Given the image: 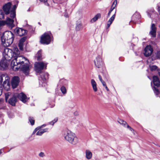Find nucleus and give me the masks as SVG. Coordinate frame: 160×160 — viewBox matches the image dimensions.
Here are the masks:
<instances>
[{
    "mask_svg": "<svg viewBox=\"0 0 160 160\" xmlns=\"http://www.w3.org/2000/svg\"><path fill=\"white\" fill-rule=\"evenodd\" d=\"M29 61L22 56L19 55L16 59H13L11 62V66L15 71L18 70L20 68L26 75H28L29 71Z\"/></svg>",
    "mask_w": 160,
    "mask_h": 160,
    "instance_id": "f257e3e1",
    "label": "nucleus"
},
{
    "mask_svg": "<svg viewBox=\"0 0 160 160\" xmlns=\"http://www.w3.org/2000/svg\"><path fill=\"white\" fill-rule=\"evenodd\" d=\"M20 55V52L17 48H14L13 50L8 48H5L2 53L3 58L10 60L11 59H16Z\"/></svg>",
    "mask_w": 160,
    "mask_h": 160,
    "instance_id": "f03ea898",
    "label": "nucleus"
},
{
    "mask_svg": "<svg viewBox=\"0 0 160 160\" xmlns=\"http://www.w3.org/2000/svg\"><path fill=\"white\" fill-rule=\"evenodd\" d=\"M20 55V52L17 48H14L13 50L8 48H5L2 53L3 58L10 60L11 59H16Z\"/></svg>",
    "mask_w": 160,
    "mask_h": 160,
    "instance_id": "7ed1b4c3",
    "label": "nucleus"
},
{
    "mask_svg": "<svg viewBox=\"0 0 160 160\" xmlns=\"http://www.w3.org/2000/svg\"><path fill=\"white\" fill-rule=\"evenodd\" d=\"M14 35L10 31H6L1 37L2 44L4 47H8L11 45L13 41Z\"/></svg>",
    "mask_w": 160,
    "mask_h": 160,
    "instance_id": "20e7f679",
    "label": "nucleus"
},
{
    "mask_svg": "<svg viewBox=\"0 0 160 160\" xmlns=\"http://www.w3.org/2000/svg\"><path fill=\"white\" fill-rule=\"evenodd\" d=\"M62 136L66 140L73 145H75L78 142V140L76 134L68 129L63 131Z\"/></svg>",
    "mask_w": 160,
    "mask_h": 160,
    "instance_id": "39448f33",
    "label": "nucleus"
},
{
    "mask_svg": "<svg viewBox=\"0 0 160 160\" xmlns=\"http://www.w3.org/2000/svg\"><path fill=\"white\" fill-rule=\"evenodd\" d=\"M11 3L9 2L3 6V9L5 14L7 15L10 14V17L12 18H14L16 16V6L14 5L13 8H11Z\"/></svg>",
    "mask_w": 160,
    "mask_h": 160,
    "instance_id": "423d86ee",
    "label": "nucleus"
},
{
    "mask_svg": "<svg viewBox=\"0 0 160 160\" xmlns=\"http://www.w3.org/2000/svg\"><path fill=\"white\" fill-rule=\"evenodd\" d=\"M52 39V34L50 32H48L43 34L41 38L40 42L42 44H48Z\"/></svg>",
    "mask_w": 160,
    "mask_h": 160,
    "instance_id": "0eeeda50",
    "label": "nucleus"
},
{
    "mask_svg": "<svg viewBox=\"0 0 160 160\" xmlns=\"http://www.w3.org/2000/svg\"><path fill=\"white\" fill-rule=\"evenodd\" d=\"M3 79H5L3 83V87L4 88H6L7 90H8L9 88L10 83H9V78L7 74H3L0 76V84H2L3 81Z\"/></svg>",
    "mask_w": 160,
    "mask_h": 160,
    "instance_id": "6e6552de",
    "label": "nucleus"
},
{
    "mask_svg": "<svg viewBox=\"0 0 160 160\" xmlns=\"http://www.w3.org/2000/svg\"><path fill=\"white\" fill-rule=\"evenodd\" d=\"M47 63L43 62H36L34 64L35 69L38 73H40L41 71L46 68Z\"/></svg>",
    "mask_w": 160,
    "mask_h": 160,
    "instance_id": "1a4fd4ad",
    "label": "nucleus"
},
{
    "mask_svg": "<svg viewBox=\"0 0 160 160\" xmlns=\"http://www.w3.org/2000/svg\"><path fill=\"white\" fill-rule=\"evenodd\" d=\"M94 64L97 68H100L103 65V62L100 56H97L94 60Z\"/></svg>",
    "mask_w": 160,
    "mask_h": 160,
    "instance_id": "9d476101",
    "label": "nucleus"
},
{
    "mask_svg": "<svg viewBox=\"0 0 160 160\" xmlns=\"http://www.w3.org/2000/svg\"><path fill=\"white\" fill-rule=\"evenodd\" d=\"M2 21L3 22V25L6 24L8 26L11 28L15 26L14 24V20L12 19L7 18L6 20Z\"/></svg>",
    "mask_w": 160,
    "mask_h": 160,
    "instance_id": "9b49d317",
    "label": "nucleus"
},
{
    "mask_svg": "<svg viewBox=\"0 0 160 160\" xmlns=\"http://www.w3.org/2000/svg\"><path fill=\"white\" fill-rule=\"evenodd\" d=\"M20 82V79L18 76H14L12 79L11 84L13 88H16Z\"/></svg>",
    "mask_w": 160,
    "mask_h": 160,
    "instance_id": "f8f14e48",
    "label": "nucleus"
},
{
    "mask_svg": "<svg viewBox=\"0 0 160 160\" xmlns=\"http://www.w3.org/2000/svg\"><path fill=\"white\" fill-rule=\"evenodd\" d=\"M9 61L2 58L0 62V69L3 70L7 68L8 67V62Z\"/></svg>",
    "mask_w": 160,
    "mask_h": 160,
    "instance_id": "ddd939ff",
    "label": "nucleus"
},
{
    "mask_svg": "<svg viewBox=\"0 0 160 160\" xmlns=\"http://www.w3.org/2000/svg\"><path fill=\"white\" fill-rule=\"evenodd\" d=\"M153 51V48L151 46H147L144 49V54L145 56L148 57L152 54Z\"/></svg>",
    "mask_w": 160,
    "mask_h": 160,
    "instance_id": "4468645a",
    "label": "nucleus"
},
{
    "mask_svg": "<svg viewBox=\"0 0 160 160\" xmlns=\"http://www.w3.org/2000/svg\"><path fill=\"white\" fill-rule=\"evenodd\" d=\"M18 98L23 103H25L29 98H28L24 93L22 92L20 93L15 94Z\"/></svg>",
    "mask_w": 160,
    "mask_h": 160,
    "instance_id": "2eb2a0df",
    "label": "nucleus"
},
{
    "mask_svg": "<svg viewBox=\"0 0 160 160\" xmlns=\"http://www.w3.org/2000/svg\"><path fill=\"white\" fill-rule=\"evenodd\" d=\"M15 32L20 36H22L26 33V31L22 28H17L14 30Z\"/></svg>",
    "mask_w": 160,
    "mask_h": 160,
    "instance_id": "dca6fc26",
    "label": "nucleus"
},
{
    "mask_svg": "<svg viewBox=\"0 0 160 160\" xmlns=\"http://www.w3.org/2000/svg\"><path fill=\"white\" fill-rule=\"evenodd\" d=\"M156 33V28L155 25L154 23L151 24V30L149 32L150 34L152 37H155Z\"/></svg>",
    "mask_w": 160,
    "mask_h": 160,
    "instance_id": "f3484780",
    "label": "nucleus"
},
{
    "mask_svg": "<svg viewBox=\"0 0 160 160\" xmlns=\"http://www.w3.org/2000/svg\"><path fill=\"white\" fill-rule=\"evenodd\" d=\"M17 102V95L14 94L12 97L10 98L8 101L9 103L12 106H14Z\"/></svg>",
    "mask_w": 160,
    "mask_h": 160,
    "instance_id": "a211bd4d",
    "label": "nucleus"
},
{
    "mask_svg": "<svg viewBox=\"0 0 160 160\" xmlns=\"http://www.w3.org/2000/svg\"><path fill=\"white\" fill-rule=\"evenodd\" d=\"M48 74L47 72H43L41 73L40 75V77L39 78V80H42V81L44 82L45 80L48 79Z\"/></svg>",
    "mask_w": 160,
    "mask_h": 160,
    "instance_id": "6ab92c4d",
    "label": "nucleus"
},
{
    "mask_svg": "<svg viewBox=\"0 0 160 160\" xmlns=\"http://www.w3.org/2000/svg\"><path fill=\"white\" fill-rule=\"evenodd\" d=\"M68 81L65 79H61L60 80L58 84V87L61 86H67L68 85Z\"/></svg>",
    "mask_w": 160,
    "mask_h": 160,
    "instance_id": "aec40b11",
    "label": "nucleus"
},
{
    "mask_svg": "<svg viewBox=\"0 0 160 160\" xmlns=\"http://www.w3.org/2000/svg\"><path fill=\"white\" fill-rule=\"evenodd\" d=\"M48 128L40 129L37 132L36 134L38 136H41L44 132H48Z\"/></svg>",
    "mask_w": 160,
    "mask_h": 160,
    "instance_id": "412c9836",
    "label": "nucleus"
},
{
    "mask_svg": "<svg viewBox=\"0 0 160 160\" xmlns=\"http://www.w3.org/2000/svg\"><path fill=\"white\" fill-rule=\"evenodd\" d=\"M101 14L98 13L97 14L95 17L93 18L90 21V22L93 23L97 21L98 19L101 18Z\"/></svg>",
    "mask_w": 160,
    "mask_h": 160,
    "instance_id": "4be33fe9",
    "label": "nucleus"
},
{
    "mask_svg": "<svg viewBox=\"0 0 160 160\" xmlns=\"http://www.w3.org/2000/svg\"><path fill=\"white\" fill-rule=\"evenodd\" d=\"M115 14H114L109 19V20L107 22V28H108L111 24L112 23V22L115 19Z\"/></svg>",
    "mask_w": 160,
    "mask_h": 160,
    "instance_id": "5701e85b",
    "label": "nucleus"
},
{
    "mask_svg": "<svg viewBox=\"0 0 160 160\" xmlns=\"http://www.w3.org/2000/svg\"><path fill=\"white\" fill-rule=\"evenodd\" d=\"M91 84L93 91L95 92H97L98 90L97 88V84L96 82L94 79H92L91 80Z\"/></svg>",
    "mask_w": 160,
    "mask_h": 160,
    "instance_id": "b1692460",
    "label": "nucleus"
},
{
    "mask_svg": "<svg viewBox=\"0 0 160 160\" xmlns=\"http://www.w3.org/2000/svg\"><path fill=\"white\" fill-rule=\"evenodd\" d=\"M86 157L88 159H90L92 156V152L89 150H87L85 151Z\"/></svg>",
    "mask_w": 160,
    "mask_h": 160,
    "instance_id": "393cba45",
    "label": "nucleus"
},
{
    "mask_svg": "<svg viewBox=\"0 0 160 160\" xmlns=\"http://www.w3.org/2000/svg\"><path fill=\"white\" fill-rule=\"evenodd\" d=\"M147 12L148 16L151 18H152L153 15L155 14V11L153 9H152L150 10H148Z\"/></svg>",
    "mask_w": 160,
    "mask_h": 160,
    "instance_id": "a878e982",
    "label": "nucleus"
},
{
    "mask_svg": "<svg viewBox=\"0 0 160 160\" xmlns=\"http://www.w3.org/2000/svg\"><path fill=\"white\" fill-rule=\"evenodd\" d=\"M82 28V24L81 22H79L77 23L76 27L77 31H79Z\"/></svg>",
    "mask_w": 160,
    "mask_h": 160,
    "instance_id": "bb28decb",
    "label": "nucleus"
},
{
    "mask_svg": "<svg viewBox=\"0 0 160 160\" xmlns=\"http://www.w3.org/2000/svg\"><path fill=\"white\" fill-rule=\"evenodd\" d=\"M60 87H61L60 90H61V91L62 93L64 95L66 94L67 93V91L66 89V88L65 87V86H62Z\"/></svg>",
    "mask_w": 160,
    "mask_h": 160,
    "instance_id": "cd10ccee",
    "label": "nucleus"
},
{
    "mask_svg": "<svg viewBox=\"0 0 160 160\" xmlns=\"http://www.w3.org/2000/svg\"><path fill=\"white\" fill-rule=\"evenodd\" d=\"M118 121V123L122 125L124 127H126V125L127 124L126 122L121 119H119Z\"/></svg>",
    "mask_w": 160,
    "mask_h": 160,
    "instance_id": "c85d7f7f",
    "label": "nucleus"
},
{
    "mask_svg": "<svg viewBox=\"0 0 160 160\" xmlns=\"http://www.w3.org/2000/svg\"><path fill=\"white\" fill-rule=\"evenodd\" d=\"M41 56L42 54L41 51H39L36 55V57L37 58V60H41Z\"/></svg>",
    "mask_w": 160,
    "mask_h": 160,
    "instance_id": "c756f323",
    "label": "nucleus"
},
{
    "mask_svg": "<svg viewBox=\"0 0 160 160\" xmlns=\"http://www.w3.org/2000/svg\"><path fill=\"white\" fill-rule=\"evenodd\" d=\"M132 18H136V19H138L140 18V15L138 12H136L133 15Z\"/></svg>",
    "mask_w": 160,
    "mask_h": 160,
    "instance_id": "7c9ffc66",
    "label": "nucleus"
},
{
    "mask_svg": "<svg viewBox=\"0 0 160 160\" xmlns=\"http://www.w3.org/2000/svg\"><path fill=\"white\" fill-rule=\"evenodd\" d=\"M152 89L154 91L155 94L156 95H158L159 94V92L158 89L157 88L155 87L152 88Z\"/></svg>",
    "mask_w": 160,
    "mask_h": 160,
    "instance_id": "2f4dec72",
    "label": "nucleus"
},
{
    "mask_svg": "<svg viewBox=\"0 0 160 160\" xmlns=\"http://www.w3.org/2000/svg\"><path fill=\"white\" fill-rule=\"evenodd\" d=\"M29 120L31 124L32 125L34 124L35 121L33 117H29Z\"/></svg>",
    "mask_w": 160,
    "mask_h": 160,
    "instance_id": "473e14b6",
    "label": "nucleus"
},
{
    "mask_svg": "<svg viewBox=\"0 0 160 160\" xmlns=\"http://www.w3.org/2000/svg\"><path fill=\"white\" fill-rule=\"evenodd\" d=\"M58 120L57 118H55L53 120L49 122V124L53 125Z\"/></svg>",
    "mask_w": 160,
    "mask_h": 160,
    "instance_id": "72a5a7b5",
    "label": "nucleus"
},
{
    "mask_svg": "<svg viewBox=\"0 0 160 160\" xmlns=\"http://www.w3.org/2000/svg\"><path fill=\"white\" fill-rule=\"evenodd\" d=\"M11 94V93L10 92H8L5 94V100L6 102H7L8 99L9 98Z\"/></svg>",
    "mask_w": 160,
    "mask_h": 160,
    "instance_id": "f704fd0d",
    "label": "nucleus"
},
{
    "mask_svg": "<svg viewBox=\"0 0 160 160\" xmlns=\"http://www.w3.org/2000/svg\"><path fill=\"white\" fill-rule=\"evenodd\" d=\"M4 18V14L2 10L0 9V19H2Z\"/></svg>",
    "mask_w": 160,
    "mask_h": 160,
    "instance_id": "c9c22d12",
    "label": "nucleus"
},
{
    "mask_svg": "<svg viewBox=\"0 0 160 160\" xmlns=\"http://www.w3.org/2000/svg\"><path fill=\"white\" fill-rule=\"evenodd\" d=\"M153 83L154 85L157 87H158L160 85V82L159 81H157L153 82Z\"/></svg>",
    "mask_w": 160,
    "mask_h": 160,
    "instance_id": "e433bc0d",
    "label": "nucleus"
},
{
    "mask_svg": "<svg viewBox=\"0 0 160 160\" xmlns=\"http://www.w3.org/2000/svg\"><path fill=\"white\" fill-rule=\"evenodd\" d=\"M18 45H19V47L20 49L21 50H23V43L19 42Z\"/></svg>",
    "mask_w": 160,
    "mask_h": 160,
    "instance_id": "4c0bfd02",
    "label": "nucleus"
},
{
    "mask_svg": "<svg viewBox=\"0 0 160 160\" xmlns=\"http://www.w3.org/2000/svg\"><path fill=\"white\" fill-rule=\"evenodd\" d=\"M157 68V67L155 66H152L150 67L151 71H154L156 70Z\"/></svg>",
    "mask_w": 160,
    "mask_h": 160,
    "instance_id": "58836bf2",
    "label": "nucleus"
},
{
    "mask_svg": "<svg viewBox=\"0 0 160 160\" xmlns=\"http://www.w3.org/2000/svg\"><path fill=\"white\" fill-rule=\"evenodd\" d=\"M125 127L127 128L128 129L130 130L132 132L133 131V129L127 124L126 125Z\"/></svg>",
    "mask_w": 160,
    "mask_h": 160,
    "instance_id": "ea45409f",
    "label": "nucleus"
},
{
    "mask_svg": "<svg viewBox=\"0 0 160 160\" xmlns=\"http://www.w3.org/2000/svg\"><path fill=\"white\" fill-rule=\"evenodd\" d=\"M153 82L157 81H159V79H158V77L156 76H154L153 77Z\"/></svg>",
    "mask_w": 160,
    "mask_h": 160,
    "instance_id": "a19ab883",
    "label": "nucleus"
},
{
    "mask_svg": "<svg viewBox=\"0 0 160 160\" xmlns=\"http://www.w3.org/2000/svg\"><path fill=\"white\" fill-rule=\"evenodd\" d=\"M117 3V0H115L113 2V4L112 5V6H113L114 7H115L116 6V5Z\"/></svg>",
    "mask_w": 160,
    "mask_h": 160,
    "instance_id": "79ce46f5",
    "label": "nucleus"
},
{
    "mask_svg": "<svg viewBox=\"0 0 160 160\" xmlns=\"http://www.w3.org/2000/svg\"><path fill=\"white\" fill-rule=\"evenodd\" d=\"M40 1L42 2H44L46 5L48 6V4L47 2V0H40Z\"/></svg>",
    "mask_w": 160,
    "mask_h": 160,
    "instance_id": "37998d69",
    "label": "nucleus"
},
{
    "mask_svg": "<svg viewBox=\"0 0 160 160\" xmlns=\"http://www.w3.org/2000/svg\"><path fill=\"white\" fill-rule=\"evenodd\" d=\"M39 129H40V127H37V128H36L34 130L33 132V133H32V134H34V133H35V132L37 131Z\"/></svg>",
    "mask_w": 160,
    "mask_h": 160,
    "instance_id": "c03bdc74",
    "label": "nucleus"
},
{
    "mask_svg": "<svg viewBox=\"0 0 160 160\" xmlns=\"http://www.w3.org/2000/svg\"><path fill=\"white\" fill-rule=\"evenodd\" d=\"M39 156L41 157H43L44 156V154L43 152H41L39 154Z\"/></svg>",
    "mask_w": 160,
    "mask_h": 160,
    "instance_id": "a18cd8bd",
    "label": "nucleus"
},
{
    "mask_svg": "<svg viewBox=\"0 0 160 160\" xmlns=\"http://www.w3.org/2000/svg\"><path fill=\"white\" fill-rule=\"evenodd\" d=\"M157 58L160 59V51H158L157 52Z\"/></svg>",
    "mask_w": 160,
    "mask_h": 160,
    "instance_id": "49530a36",
    "label": "nucleus"
},
{
    "mask_svg": "<svg viewBox=\"0 0 160 160\" xmlns=\"http://www.w3.org/2000/svg\"><path fill=\"white\" fill-rule=\"evenodd\" d=\"M25 39L24 38H22L19 41V42H21L23 43V42L25 41Z\"/></svg>",
    "mask_w": 160,
    "mask_h": 160,
    "instance_id": "de8ad7c7",
    "label": "nucleus"
},
{
    "mask_svg": "<svg viewBox=\"0 0 160 160\" xmlns=\"http://www.w3.org/2000/svg\"><path fill=\"white\" fill-rule=\"evenodd\" d=\"M3 25V22L2 21H0V29Z\"/></svg>",
    "mask_w": 160,
    "mask_h": 160,
    "instance_id": "09e8293b",
    "label": "nucleus"
},
{
    "mask_svg": "<svg viewBox=\"0 0 160 160\" xmlns=\"http://www.w3.org/2000/svg\"><path fill=\"white\" fill-rule=\"evenodd\" d=\"M98 78H99L100 81H101V82L103 81L102 79V77L101 76V75H98Z\"/></svg>",
    "mask_w": 160,
    "mask_h": 160,
    "instance_id": "8fccbe9b",
    "label": "nucleus"
},
{
    "mask_svg": "<svg viewBox=\"0 0 160 160\" xmlns=\"http://www.w3.org/2000/svg\"><path fill=\"white\" fill-rule=\"evenodd\" d=\"M115 8V7L112 6L109 11L112 12Z\"/></svg>",
    "mask_w": 160,
    "mask_h": 160,
    "instance_id": "3c124183",
    "label": "nucleus"
},
{
    "mask_svg": "<svg viewBox=\"0 0 160 160\" xmlns=\"http://www.w3.org/2000/svg\"><path fill=\"white\" fill-rule=\"evenodd\" d=\"M101 82H102L103 86L105 87V86H106L105 82H104L103 81Z\"/></svg>",
    "mask_w": 160,
    "mask_h": 160,
    "instance_id": "603ef678",
    "label": "nucleus"
},
{
    "mask_svg": "<svg viewBox=\"0 0 160 160\" xmlns=\"http://www.w3.org/2000/svg\"><path fill=\"white\" fill-rule=\"evenodd\" d=\"M158 12L159 13V14L160 15V5H158Z\"/></svg>",
    "mask_w": 160,
    "mask_h": 160,
    "instance_id": "864d4df0",
    "label": "nucleus"
},
{
    "mask_svg": "<svg viewBox=\"0 0 160 160\" xmlns=\"http://www.w3.org/2000/svg\"><path fill=\"white\" fill-rule=\"evenodd\" d=\"M46 126V124H43L40 126L38 127H40V129H41L42 128L45 127Z\"/></svg>",
    "mask_w": 160,
    "mask_h": 160,
    "instance_id": "5fc2aeb1",
    "label": "nucleus"
},
{
    "mask_svg": "<svg viewBox=\"0 0 160 160\" xmlns=\"http://www.w3.org/2000/svg\"><path fill=\"white\" fill-rule=\"evenodd\" d=\"M2 118L1 117H0V123H2Z\"/></svg>",
    "mask_w": 160,
    "mask_h": 160,
    "instance_id": "6e6d98bb",
    "label": "nucleus"
},
{
    "mask_svg": "<svg viewBox=\"0 0 160 160\" xmlns=\"http://www.w3.org/2000/svg\"><path fill=\"white\" fill-rule=\"evenodd\" d=\"M64 16L66 17H68V14L67 13H65Z\"/></svg>",
    "mask_w": 160,
    "mask_h": 160,
    "instance_id": "4d7b16f0",
    "label": "nucleus"
},
{
    "mask_svg": "<svg viewBox=\"0 0 160 160\" xmlns=\"http://www.w3.org/2000/svg\"><path fill=\"white\" fill-rule=\"evenodd\" d=\"M111 12L110 11H109L108 13V17H109L111 13Z\"/></svg>",
    "mask_w": 160,
    "mask_h": 160,
    "instance_id": "13d9d810",
    "label": "nucleus"
},
{
    "mask_svg": "<svg viewBox=\"0 0 160 160\" xmlns=\"http://www.w3.org/2000/svg\"><path fill=\"white\" fill-rule=\"evenodd\" d=\"M108 91H109V89H108V88L107 87V86H105V87H104Z\"/></svg>",
    "mask_w": 160,
    "mask_h": 160,
    "instance_id": "bf43d9fd",
    "label": "nucleus"
},
{
    "mask_svg": "<svg viewBox=\"0 0 160 160\" xmlns=\"http://www.w3.org/2000/svg\"><path fill=\"white\" fill-rule=\"evenodd\" d=\"M158 74L160 77V72H158Z\"/></svg>",
    "mask_w": 160,
    "mask_h": 160,
    "instance_id": "052dcab7",
    "label": "nucleus"
},
{
    "mask_svg": "<svg viewBox=\"0 0 160 160\" xmlns=\"http://www.w3.org/2000/svg\"><path fill=\"white\" fill-rule=\"evenodd\" d=\"M159 37L160 38V32H159Z\"/></svg>",
    "mask_w": 160,
    "mask_h": 160,
    "instance_id": "680f3d73",
    "label": "nucleus"
},
{
    "mask_svg": "<svg viewBox=\"0 0 160 160\" xmlns=\"http://www.w3.org/2000/svg\"><path fill=\"white\" fill-rule=\"evenodd\" d=\"M2 152H1V150H0V154H1Z\"/></svg>",
    "mask_w": 160,
    "mask_h": 160,
    "instance_id": "e2e57ef3",
    "label": "nucleus"
},
{
    "mask_svg": "<svg viewBox=\"0 0 160 160\" xmlns=\"http://www.w3.org/2000/svg\"><path fill=\"white\" fill-rule=\"evenodd\" d=\"M4 80H5V79H3V82L4 81Z\"/></svg>",
    "mask_w": 160,
    "mask_h": 160,
    "instance_id": "0e129e2a",
    "label": "nucleus"
},
{
    "mask_svg": "<svg viewBox=\"0 0 160 160\" xmlns=\"http://www.w3.org/2000/svg\"><path fill=\"white\" fill-rule=\"evenodd\" d=\"M39 84H41V82H39Z\"/></svg>",
    "mask_w": 160,
    "mask_h": 160,
    "instance_id": "69168bd1",
    "label": "nucleus"
},
{
    "mask_svg": "<svg viewBox=\"0 0 160 160\" xmlns=\"http://www.w3.org/2000/svg\"><path fill=\"white\" fill-rule=\"evenodd\" d=\"M40 80H41V82H42V80H41V78H40Z\"/></svg>",
    "mask_w": 160,
    "mask_h": 160,
    "instance_id": "338daca9",
    "label": "nucleus"
},
{
    "mask_svg": "<svg viewBox=\"0 0 160 160\" xmlns=\"http://www.w3.org/2000/svg\"><path fill=\"white\" fill-rule=\"evenodd\" d=\"M159 27L160 28V25L159 26Z\"/></svg>",
    "mask_w": 160,
    "mask_h": 160,
    "instance_id": "774afa93",
    "label": "nucleus"
}]
</instances>
